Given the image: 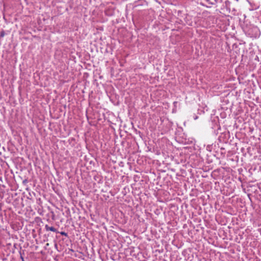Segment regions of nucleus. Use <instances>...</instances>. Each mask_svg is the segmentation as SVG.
Segmentation results:
<instances>
[{
	"mask_svg": "<svg viewBox=\"0 0 261 261\" xmlns=\"http://www.w3.org/2000/svg\"><path fill=\"white\" fill-rule=\"evenodd\" d=\"M20 259H21V261H25V260H24V258L23 257V256L21 255H20Z\"/></svg>",
	"mask_w": 261,
	"mask_h": 261,
	"instance_id": "4",
	"label": "nucleus"
},
{
	"mask_svg": "<svg viewBox=\"0 0 261 261\" xmlns=\"http://www.w3.org/2000/svg\"><path fill=\"white\" fill-rule=\"evenodd\" d=\"M246 34L251 38H258L260 36L259 29L256 26H251L246 31Z\"/></svg>",
	"mask_w": 261,
	"mask_h": 261,
	"instance_id": "1",
	"label": "nucleus"
},
{
	"mask_svg": "<svg viewBox=\"0 0 261 261\" xmlns=\"http://www.w3.org/2000/svg\"><path fill=\"white\" fill-rule=\"evenodd\" d=\"M247 2L249 3V4L250 5V6L252 7V10H256L257 8H258L259 6L257 5H253L251 2V0H247Z\"/></svg>",
	"mask_w": 261,
	"mask_h": 261,
	"instance_id": "3",
	"label": "nucleus"
},
{
	"mask_svg": "<svg viewBox=\"0 0 261 261\" xmlns=\"http://www.w3.org/2000/svg\"><path fill=\"white\" fill-rule=\"evenodd\" d=\"M45 228L47 231L49 230V231H51L53 232H57V229L55 228H54V227H52V226L50 227L47 225H46L45 226Z\"/></svg>",
	"mask_w": 261,
	"mask_h": 261,
	"instance_id": "2",
	"label": "nucleus"
},
{
	"mask_svg": "<svg viewBox=\"0 0 261 261\" xmlns=\"http://www.w3.org/2000/svg\"><path fill=\"white\" fill-rule=\"evenodd\" d=\"M61 234L62 235L66 236V233L65 232H62L61 233Z\"/></svg>",
	"mask_w": 261,
	"mask_h": 261,
	"instance_id": "5",
	"label": "nucleus"
}]
</instances>
